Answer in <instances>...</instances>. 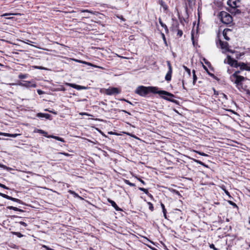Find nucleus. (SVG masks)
Instances as JSON below:
<instances>
[{"mask_svg": "<svg viewBox=\"0 0 250 250\" xmlns=\"http://www.w3.org/2000/svg\"><path fill=\"white\" fill-rule=\"evenodd\" d=\"M229 31H230V30L229 29H225L223 31V35L224 39L227 41H229L230 40L229 38L227 36V32Z\"/></svg>", "mask_w": 250, "mask_h": 250, "instance_id": "18", "label": "nucleus"}, {"mask_svg": "<svg viewBox=\"0 0 250 250\" xmlns=\"http://www.w3.org/2000/svg\"><path fill=\"white\" fill-rule=\"evenodd\" d=\"M80 11L82 13H83L84 14L83 15V17L84 18H89V16L88 14H87V13H91V14H93V12L92 11H90L87 9H85V10H80Z\"/></svg>", "mask_w": 250, "mask_h": 250, "instance_id": "20", "label": "nucleus"}, {"mask_svg": "<svg viewBox=\"0 0 250 250\" xmlns=\"http://www.w3.org/2000/svg\"><path fill=\"white\" fill-rule=\"evenodd\" d=\"M183 68L185 70V71L188 73V75L189 76H190V75H191L190 70L185 65L183 66Z\"/></svg>", "mask_w": 250, "mask_h": 250, "instance_id": "29", "label": "nucleus"}, {"mask_svg": "<svg viewBox=\"0 0 250 250\" xmlns=\"http://www.w3.org/2000/svg\"><path fill=\"white\" fill-rule=\"evenodd\" d=\"M236 79L234 83L236 84L237 85H240L241 84V82L243 81H244L245 78L242 76H238L234 77Z\"/></svg>", "mask_w": 250, "mask_h": 250, "instance_id": "10", "label": "nucleus"}, {"mask_svg": "<svg viewBox=\"0 0 250 250\" xmlns=\"http://www.w3.org/2000/svg\"><path fill=\"white\" fill-rule=\"evenodd\" d=\"M65 85H67V86H70V87H71L72 88H74L75 89H77L78 90H82V85H77V84H75V83H65Z\"/></svg>", "mask_w": 250, "mask_h": 250, "instance_id": "13", "label": "nucleus"}, {"mask_svg": "<svg viewBox=\"0 0 250 250\" xmlns=\"http://www.w3.org/2000/svg\"><path fill=\"white\" fill-rule=\"evenodd\" d=\"M125 102H126V103H128V104H130L132 105V104L130 101H128V100H125Z\"/></svg>", "mask_w": 250, "mask_h": 250, "instance_id": "63", "label": "nucleus"}, {"mask_svg": "<svg viewBox=\"0 0 250 250\" xmlns=\"http://www.w3.org/2000/svg\"><path fill=\"white\" fill-rule=\"evenodd\" d=\"M0 187L2 188H3L6 189H9V188L7 187H6L5 185L2 184L1 183H0Z\"/></svg>", "mask_w": 250, "mask_h": 250, "instance_id": "43", "label": "nucleus"}, {"mask_svg": "<svg viewBox=\"0 0 250 250\" xmlns=\"http://www.w3.org/2000/svg\"><path fill=\"white\" fill-rule=\"evenodd\" d=\"M240 73V71H236L232 75V77H234L236 76H238V74H239Z\"/></svg>", "mask_w": 250, "mask_h": 250, "instance_id": "39", "label": "nucleus"}, {"mask_svg": "<svg viewBox=\"0 0 250 250\" xmlns=\"http://www.w3.org/2000/svg\"><path fill=\"white\" fill-rule=\"evenodd\" d=\"M8 209H11V210H14L15 211H20V212H23V210L17 207H13V206H8L7 207Z\"/></svg>", "mask_w": 250, "mask_h": 250, "instance_id": "22", "label": "nucleus"}, {"mask_svg": "<svg viewBox=\"0 0 250 250\" xmlns=\"http://www.w3.org/2000/svg\"><path fill=\"white\" fill-rule=\"evenodd\" d=\"M209 248L210 249H213L214 250H219L218 249L215 248L214 245L213 244H211L209 245Z\"/></svg>", "mask_w": 250, "mask_h": 250, "instance_id": "38", "label": "nucleus"}, {"mask_svg": "<svg viewBox=\"0 0 250 250\" xmlns=\"http://www.w3.org/2000/svg\"><path fill=\"white\" fill-rule=\"evenodd\" d=\"M47 138H53V139H55L59 141H61L62 142H65L64 140L62 138H61V137H60L58 136H56L49 135L48 136H47Z\"/></svg>", "mask_w": 250, "mask_h": 250, "instance_id": "17", "label": "nucleus"}, {"mask_svg": "<svg viewBox=\"0 0 250 250\" xmlns=\"http://www.w3.org/2000/svg\"><path fill=\"white\" fill-rule=\"evenodd\" d=\"M165 218L167 219V212L163 213Z\"/></svg>", "mask_w": 250, "mask_h": 250, "instance_id": "61", "label": "nucleus"}, {"mask_svg": "<svg viewBox=\"0 0 250 250\" xmlns=\"http://www.w3.org/2000/svg\"><path fill=\"white\" fill-rule=\"evenodd\" d=\"M179 24L177 20L172 19V23L170 29L172 31H176L179 28Z\"/></svg>", "mask_w": 250, "mask_h": 250, "instance_id": "9", "label": "nucleus"}, {"mask_svg": "<svg viewBox=\"0 0 250 250\" xmlns=\"http://www.w3.org/2000/svg\"><path fill=\"white\" fill-rule=\"evenodd\" d=\"M167 66H168V71L167 72V73L169 74H171L172 75V66H171V64L170 63V61H167Z\"/></svg>", "mask_w": 250, "mask_h": 250, "instance_id": "21", "label": "nucleus"}, {"mask_svg": "<svg viewBox=\"0 0 250 250\" xmlns=\"http://www.w3.org/2000/svg\"><path fill=\"white\" fill-rule=\"evenodd\" d=\"M34 67L36 69H40V70H43V69H45V68H44L42 66H34Z\"/></svg>", "mask_w": 250, "mask_h": 250, "instance_id": "45", "label": "nucleus"}, {"mask_svg": "<svg viewBox=\"0 0 250 250\" xmlns=\"http://www.w3.org/2000/svg\"><path fill=\"white\" fill-rule=\"evenodd\" d=\"M117 17L119 19H121L122 21H125V19L123 17V16H118Z\"/></svg>", "mask_w": 250, "mask_h": 250, "instance_id": "50", "label": "nucleus"}, {"mask_svg": "<svg viewBox=\"0 0 250 250\" xmlns=\"http://www.w3.org/2000/svg\"><path fill=\"white\" fill-rule=\"evenodd\" d=\"M19 223L21 225H22L24 227H26L27 226V224L26 223H25L24 222H22V221H21L19 222Z\"/></svg>", "mask_w": 250, "mask_h": 250, "instance_id": "49", "label": "nucleus"}, {"mask_svg": "<svg viewBox=\"0 0 250 250\" xmlns=\"http://www.w3.org/2000/svg\"><path fill=\"white\" fill-rule=\"evenodd\" d=\"M135 93L140 96L146 97L150 93L158 94L159 95H165L170 97H174V95L165 90H159L157 87L145 86L140 85L138 86L135 90Z\"/></svg>", "mask_w": 250, "mask_h": 250, "instance_id": "1", "label": "nucleus"}, {"mask_svg": "<svg viewBox=\"0 0 250 250\" xmlns=\"http://www.w3.org/2000/svg\"><path fill=\"white\" fill-rule=\"evenodd\" d=\"M10 133H3V136L9 137Z\"/></svg>", "mask_w": 250, "mask_h": 250, "instance_id": "56", "label": "nucleus"}, {"mask_svg": "<svg viewBox=\"0 0 250 250\" xmlns=\"http://www.w3.org/2000/svg\"><path fill=\"white\" fill-rule=\"evenodd\" d=\"M245 70L250 71V66L247 65V66L246 67Z\"/></svg>", "mask_w": 250, "mask_h": 250, "instance_id": "53", "label": "nucleus"}, {"mask_svg": "<svg viewBox=\"0 0 250 250\" xmlns=\"http://www.w3.org/2000/svg\"><path fill=\"white\" fill-rule=\"evenodd\" d=\"M137 179L143 185H146V183L145 182L142 180L141 178H137Z\"/></svg>", "mask_w": 250, "mask_h": 250, "instance_id": "46", "label": "nucleus"}, {"mask_svg": "<svg viewBox=\"0 0 250 250\" xmlns=\"http://www.w3.org/2000/svg\"><path fill=\"white\" fill-rule=\"evenodd\" d=\"M219 18L222 23L229 24L232 22V18L231 16L225 11H221L219 14Z\"/></svg>", "mask_w": 250, "mask_h": 250, "instance_id": "2", "label": "nucleus"}, {"mask_svg": "<svg viewBox=\"0 0 250 250\" xmlns=\"http://www.w3.org/2000/svg\"><path fill=\"white\" fill-rule=\"evenodd\" d=\"M202 166H204V167H208V166L206 165L205 163H203V165H202Z\"/></svg>", "mask_w": 250, "mask_h": 250, "instance_id": "62", "label": "nucleus"}, {"mask_svg": "<svg viewBox=\"0 0 250 250\" xmlns=\"http://www.w3.org/2000/svg\"><path fill=\"white\" fill-rule=\"evenodd\" d=\"M176 31H177V35L179 37H181L183 35V31L179 29V28L177 30H176Z\"/></svg>", "mask_w": 250, "mask_h": 250, "instance_id": "35", "label": "nucleus"}, {"mask_svg": "<svg viewBox=\"0 0 250 250\" xmlns=\"http://www.w3.org/2000/svg\"><path fill=\"white\" fill-rule=\"evenodd\" d=\"M121 90L117 87H111L105 90V94L108 95H112L120 93Z\"/></svg>", "mask_w": 250, "mask_h": 250, "instance_id": "4", "label": "nucleus"}, {"mask_svg": "<svg viewBox=\"0 0 250 250\" xmlns=\"http://www.w3.org/2000/svg\"><path fill=\"white\" fill-rule=\"evenodd\" d=\"M149 197H150L151 199H152L153 197V196L150 194L149 193V192L148 193V194H147Z\"/></svg>", "mask_w": 250, "mask_h": 250, "instance_id": "60", "label": "nucleus"}, {"mask_svg": "<svg viewBox=\"0 0 250 250\" xmlns=\"http://www.w3.org/2000/svg\"><path fill=\"white\" fill-rule=\"evenodd\" d=\"M227 51L229 52H230V53H234V51L231 50V49H229V48H228L227 50H226Z\"/></svg>", "mask_w": 250, "mask_h": 250, "instance_id": "57", "label": "nucleus"}, {"mask_svg": "<svg viewBox=\"0 0 250 250\" xmlns=\"http://www.w3.org/2000/svg\"><path fill=\"white\" fill-rule=\"evenodd\" d=\"M122 112H124L125 113H127V114H128V115H131V114H130L129 112H128L126 111V110H122Z\"/></svg>", "mask_w": 250, "mask_h": 250, "instance_id": "58", "label": "nucleus"}, {"mask_svg": "<svg viewBox=\"0 0 250 250\" xmlns=\"http://www.w3.org/2000/svg\"><path fill=\"white\" fill-rule=\"evenodd\" d=\"M0 196L2 197L3 198L13 201L14 202H17V203H18L20 204H22V202L21 200L17 199V198H13L12 197L7 195L5 194L0 192Z\"/></svg>", "mask_w": 250, "mask_h": 250, "instance_id": "6", "label": "nucleus"}, {"mask_svg": "<svg viewBox=\"0 0 250 250\" xmlns=\"http://www.w3.org/2000/svg\"><path fill=\"white\" fill-rule=\"evenodd\" d=\"M84 63H85L86 64H87L88 65H90V66H92L93 65L90 62H83Z\"/></svg>", "mask_w": 250, "mask_h": 250, "instance_id": "59", "label": "nucleus"}, {"mask_svg": "<svg viewBox=\"0 0 250 250\" xmlns=\"http://www.w3.org/2000/svg\"><path fill=\"white\" fill-rule=\"evenodd\" d=\"M161 206L162 208L163 213L167 212V210L165 208V205L162 203H161Z\"/></svg>", "mask_w": 250, "mask_h": 250, "instance_id": "36", "label": "nucleus"}, {"mask_svg": "<svg viewBox=\"0 0 250 250\" xmlns=\"http://www.w3.org/2000/svg\"><path fill=\"white\" fill-rule=\"evenodd\" d=\"M58 154H62L66 156H69L70 155L69 154L66 153V152H59V153H58Z\"/></svg>", "mask_w": 250, "mask_h": 250, "instance_id": "44", "label": "nucleus"}, {"mask_svg": "<svg viewBox=\"0 0 250 250\" xmlns=\"http://www.w3.org/2000/svg\"><path fill=\"white\" fill-rule=\"evenodd\" d=\"M37 132L42 134L43 136H44L46 138H47V136H48V135H47V133L43 130L38 129Z\"/></svg>", "mask_w": 250, "mask_h": 250, "instance_id": "23", "label": "nucleus"}, {"mask_svg": "<svg viewBox=\"0 0 250 250\" xmlns=\"http://www.w3.org/2000/svg\"><path fill=\"white\" fill-rule=\"evenodd\" d=\"M18 85L21 86L25 87L26 88H34L37 87V84L34 81L32 80L31 81H23L22 82H20Z\"/></svg>", "mask_w": 250, "mask_h": 250, "instance_id": "3", "label": "nucleus"}, {"mask_svg": "<svg viewBox=\"0 0 250 250\" xmlns=\"http://www.w3.org/2000/svg\"><path fill=\"white\" fill-rule=\"evenodd\" d=\"M213 91H214V94L216 95H218V91H217L215 89V88H213Z\"/></svg>", "mask_w": 250, "mask_h": 250, "instance_id": "54", "label": "nucleus"}, {"mask_svg": "<svg viewBox=\"0 0 250 250\" xmlns=\"http://www.w3.org/2000/svg\"><path fill=\"white\" fill-rule=\"evenodd\" d=\"M228 202L229 203V205L232 206L234 208H237V205L234 203L233 202L231 201H228Z\"/></svg>", "mask_w": 250, "mask_h": 250, "instance_id": "33", "label": "nucleus"}, {"mask_svg": "<svg viewBox=\"0 0 250 250\" xmlns=\"http://www.w3.org/2000/svg\"><path fill=\"white\" fill-rule=\"evenodd\" d=\"M195 162L202 165H203V163L202 161H199L198 160H197V159H192Z\"/></svg>", "mask_w": 250, "mask_h": 250, "instance_id": "40", "label": "nucleus"}, {"mask_svg": "<svg viewBox=\"0 0 250 250\" xmlns=\"http://www.w3.org/2000/svg\"><path fill=\"white\" fill-rule=\"evenodd\" d=\"M88 88H89V87L87 86H82V90L87 89Z\"/></svg>", "mask_w": 250, "mask_h": 250, "instance_id": "55", "label": "nucleus"}, {"mask_svg": "<svg viewBox=\"0 0 250 250\" xmlns=\"http://www.w3.org/2000/svg\"><path fill=\"white\" fill-rule=\"evenodd\" d=\"M139 189L140 190H141V191H143L146 194H148V190L147 189L143 188L140 187V188H139Z\"/></svg>", "mask_w": 250, "mask_h": 250, "instance_id": "31", "label": "nucleus"}, {"mask_svg": "<svg viewBox=\"0 0 250 250\" xmlns=\"http://www.w3.org/2000/svg\"><path fill=\"white\" fill-rule=\"evenodd\" d=\"M125 181V183L126 184H127V185H128L130 186V187H135V184L131 183V182H130L129 180H125V181Z\"/></svg>", "mask_w": 250, "mask_h": 250, "instance_id": "26", "label": "nucleus"}, {"mask_svg": "<svg viewBox=\"0 0 250 250\" xmlns=\"http://www.w3.org/2000/svg\"><path fill=\"white\" fill-rule=\"evenodd\" d=\"M208 74L212 78H213L214 79L217 80V81H219V79L216 76H215L213 73H210V72H208Z\"/></svg>", "mask_w": 250, "mask_h": 250, "instance_id": "30", "label": "nucleus"}, {"mask_svg": "<svg viewBox=\"0 0 250 250\" xmlns=\"http://www.w3.org/2000/svg\"><path fill=\"white\" fill-rule=\"evenodd\" d=\"M27 44H29V42H31V41L30 40H27V42H25Z\"/></svg>", "mask_w": 250, "mask_h": 250, "instance_id": "64", "label": "nucleus"}, {"mask_svg": "<svg viewBox=\"0 0 250 250\" xmlns=\"http://www.w3.org/2000/svg\"><path fill=\"white\" fill-rule=\"evenodd\" d=\"M160 95L161 96V97L163 99H164L166 100L171 102L173 103L176 104H178L179 103V102L177 100L172 98L175 97V96L174 97H170V96L165 95Z\"/></svg>", "mask_w": 250, "mask_h": 250, "instance_id": "8", "label": "nucleus"}, {"mask_svg": "<svg viewBox=\"0 0 250 250\" xmlns=\"http://www.w3.org/2000/svg\"><path fill=\"white\" fill-rule=\"evenodd\" d=\"M147 204L149 206V209L152 211L154 210L153 204L150 202H147Z\"/></svg>", "mask_w": 250, "mask_h": 250, "instance_id": "32", "label": "nucleus"}, {"mask_svg": "<svg viewBox=\"0 0 250 250\" xmlns=\"http://www.w3.org/2000/svg\"><path fill=\"white\" fill-rule=\"evenodd\" d=\"M159 22L161 26L164 28L166 33H168V29L167 26L162 22V21L160 18H159Z\"/></svg>", "mask_w": 250, "mask_h": 250, "instance_id": "19", "label": "nucleus"}, {"mask_svg": "<svg viewBox=\"0 0 250 250\" xmlns=\"http://www.w3.org/2000/svg\"><path fill=\"white\" fill-rule=\"evenodd\" d=\"M225 193L227 195L229 198H232L231 196L230 195L229 192L226 189H224Z\"/></svg>", "mask_w": 250, "mask_h": 250, "instance_id": "42", "label": "nucleus"}, {"mask_svg": "<svg viewBox=\"0 0 250 250\" xmlns=\"http://www.w3.org/2000/svg\"><path fill=\"white\" fill-rule=\"evenodd\" d=\"M239 0H228L227 4L232 8H236L239 7Z\"/></svg>", "mask_w": 250, "mask_h": 250, "instance_id": "5", "label": "nucleus"}, {"mask_svg": "<svg viewBox=\"0 0 250 250\" xmlns=\"http://www.w3.org/2000/svg\"><path fill=\"white\" fill-rule=\"evenodd\" d=\"M0 167L1 168H3V169H7V170H9V169H11L10 167H7V166H6L3 164H0Z\"/></svg>", "mask_w": 250, "mask_h": 250, "instance_id": "37", "label": "nucleus"}, {"mask_svg": "<svg viewBox=\"0 0 250 250\" xmlns=\"http://www.w3.org/2000/svg\"><path fill=\"white\" fill-rule=\"evenodd\" d=\"M12 233L19 238H21L23 236V235L19 232H12Z\"/></svg>", "mask_w": 250, "mask_h": 250, "instance_id": "28", "label": "nucleus"}, {"mask_svg": "<svg viewBox=\"0 0 250 250\" xmlns=\"http://www.w3.org/2000/svg\"><path fill=\"white\" fill-rule=\"evenodd\" d=\"M171 76H172L171 74H169L167 73L166 75L165 76V80L167 82L171 81Z\"/></svg>", "mask_w": 250, "mask_h": 250, "instance_id": "24", "label": "nucleus"}, {"mask_svg": "<svg viewBox=\"0 0 250 250\" xmlns=\"http://www.w3.org/2000/svg\"><path fill=\"white\" fill-rule=\"evenodd\" d=\"M203 61H204L205 63L206 64H207V65L210 64V62H208L205 58L203 59Z\"/></svg>", "mask_w": 250, "mask_h": 250, "instance_id": "52", "label": "nucleus"}, {"mask_svg": "<svg viewBox=\"0 0 250 250\" xmlns=\"http://www.w3.org/2000/svg\"><path fill=\"white\" fill-rule=\"evenodd\" d=\"M158 3L163 7L164 11L166 12L168 10V6L163 0H158Z\"/></svg>", "mask_w": 250, "mask_h": 250, "instance_id": "14", "label": "nucleus"}, {"mask_svg": "<svg viewBox=\"0 0 250 250\" xmlns=\"http://www.w3.org/2000/svg\"><path fill=\"white\" fill-rule=\"evenodd\" d=\"M192 73H193V84H195V83H196L197 79V76L195 74V70H192Z\"/></svg>", "mask_w": 250, "mask_h": 250, "instance_id": "25", "label": "nucleus"}, {"mask_svg": "<svg viewBox=\"0 0 250 250\" xmlns=\"http://www.w3.org/2000/svg\"><path fill=\"white\" fill-rule=\"evenodd\" d=\"M233 9L235 10L234 12H235V14H240V13H241L240 10L236 9V8H233Z\"/></svg>", "mask_w": 250, "mask_h": 250, "instance_id": "47", "label": "nucleus"}, {"mask_svg": "<svg viewBox=\"0 0 250 250\" xmlns=\"http://www.w3.org/2000/svg\"><path fill=\"white\" fill-rule=\"evenodd\" d=\"M107 201L108 203H109L111 206L115 208V209L117 211L121 210V209L117 205L116 203L113 200L110 199H108Z\"/></svg>", "mask_w": 250, "mask_h": 250, "instance_id": "11", "label": "nucleus"}, {"mask_svg": "<svg viewBox=\"0 0 250 250\" xmlns=\"http://www.w3.org/2000/svg\"><path fill=\"white\" fill-rule=\"evenodd\" d=\"M195 152L199 154V155L203 156H208V155L204 152L198 151H195Z\"/></svg>", "mask_w": 250, "mask_h": 250, "instance_id": "34", "label": "nucleus"}, {"mask_svg": "<svg viewBox=\"0 0 250 250\" xmlns=\"http://www.w3.org/2000/svg\"><path fill=\"white\" fill-rule=\"evenodd\" d=\"M161 35H162V37L163 38V39L164 41L166 43H167L166 39V37H165V34L164 33H161Z\"/></svg>", "mask_w": 250, "mask_h": 250, "instance_id": "48", "label": "nucleus"}, {"mask_svg": "<svg viewBox=\"0 0 250 250\" xmlns=\"http://www.w3.org/2000/svg\"><path fill=\"white\" fill-rule=\"evenodd\" d=\"M27 74H20L18 76V78L20 79H24L27 77Z\"/></svg>", "mask_w": 250, "mask_h": 250, "instance_id": "27", "label": "nucleus"}, {"mask_svg": "<svg viewBox=\"0 0 250 250\" xmlns=\"http://www.w3.org/2000/svg\"><path fill=\"white\" fill-rule=\"evenodd\" d=\"M247 64L243 62H238L237 68L239 67L241 71L245 70Z\"/></svg>", "mask_w": 250, "mask_h": 250, "instance_id": "16", "label": "nucleus"}, {"mask_svg": "<svg viewBox=\"0 0 250 250\" xmlns=\"http://www.w3.org/2000/svg\"><path fill=\"white\" fill-rule=\"evenodd\" d=\"M219 44L222 49L227 50L229 47V43L227 42H223L220 40H219Z\"/></svg>", "mask_w": 250, "mask_h": 250, "instance_id": "15", "label": "nucleus"}, {"mask_svg": "<svg viewBox=\"0 0 250 250\" xmlns=\"http://www.w3.org/2000/svg\"><path fill=\"white\" fill-rule=\"evenodd\" d=\"M37 117L39 118H45L47 119L50 120L51 116L47 113H38Z\"/></svg>", "mask_w": 250, "mask_h": 250, "instance_id": "12", "label": "nucleus"}, {"mask_svg": "<svg viewBox=\"0 0 250 250\" xmlns=\"http://www.w3.org/2000/svg\"><path fill=\"white\" fill-rule=\"evenodd\" d=\"M20 135V134H10L9 137L16 138Z\"/></svg>", "mask_w": 250, "mask_h": 250, "instance_id": "41", "label": "nucleus"}, {"mask_svg": "<svg viewBox=\"0 0 250 250\" xmlns=\"http://www.w3.org/2000/svg\"><path fill=\"white\" fill-rule=\"evenodd\" d=\"M37 92L39 95H42L44 93V92L40 89H38Z\"/></svg>", "mask_w": 250, "mask_h": 250, "instance_id": "51", "label": "nucleus"}, {"mask_svg": "<svg viewBox=\"0 0 250 250\" xmlns=\"http://www.w3.org/2000/svg\"><path fill=\"white\" fill-rule=\"evenodd\" d=\"M228 62L227 63L229 64L231 66L237 68V65L238 63L237 61L232 58L230 56L228 55L227 56Z\"/></svg>", "mask_w": 250, "mask_h": 250, "instance_id": "7", "label": "nucleus"}]
</instances>
